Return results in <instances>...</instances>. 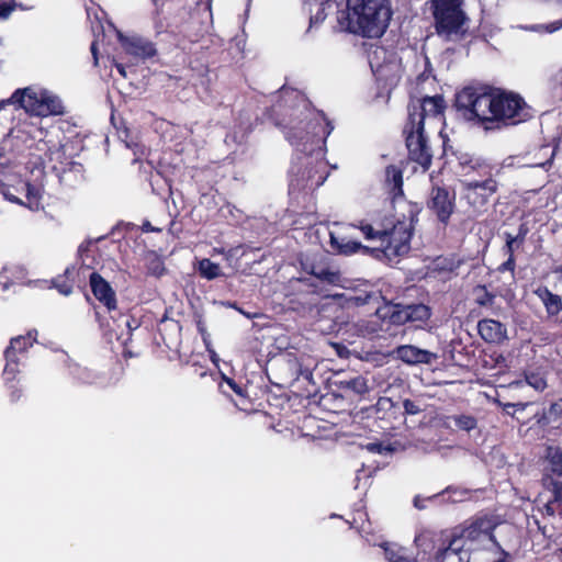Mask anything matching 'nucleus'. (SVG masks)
<instances>
[{"instance_id": "20", "label": "nucleus", "mask_w": 562, "mask_h": 562, "mask_svg": "<svg viewBox=\"0 0 562 562\" xmlns=\"http://www.w3.org/2000/svg\"><path fill=\"white\" fill-rule=\"evenodd\" d=\"M535 294L541 300L549 315L555 316L562 311L561 296L552 293L548 288L539 286L535 290Z\"/></svg>"}, {"instance_id": "12", "label": "nucleus", "mask_w": 562, "mask_h": 562, "mask_svg": "<svg viewBox=\"0 0 562 562\" xmlns=\"http://www.w3.org/2000/svg\"><path fill=\"white\" fill-rule=\"evenodd\" d=\"M91 30L94 35V40L90 45V52L93 58L94 67H115L117 70H125L123 63L117 61L114 57L110 55L103 56L99 50V42L104 38V29L102 21L95 15V22L91 23Z\"/></svg>"}, {"instance_id": "14", "label": "nucleus", "mask_w": 562, "mask_h": 562, "mask_svg": "<svg viewBox=\"0 0 562 562\" xmlns=\"http://www.w3.org/2000/svg\"><path fill=\"white\" fill-rule=\"evenodd\" d=\"M429 207L441 222H447L453 212V198L445 189L432 190Z\"/></svg>"}, {"instance_id": "11", "label": "nucleus", "mask_w": 562, "mask_h": 562, "mask_svg": "<svg viewBox=\"0 0 562 562\" xmlns=\"http://www.w3.org/2000/svg\"><path fill=\"white\" fill-rule=\"evenodd\" d=\"M423 131L422 120L415 123V116L412 115L405 127L407 149L409 157L426 170L431 162V155Z\"/></svg>"}, {"instance_id": "9", "label": "nucleus", "mask_w": 562, "mask_h": 562, "mask_svg": "<svg viewBox=\"0 0 562 562\" xmlns=\"http://www.w3.org/2000/svg\"><path fill=\"white\" fill-rule=\"evenodd\" d=\"M117 40L122 59H125L128 66H138L147 61L154 64L159 60L157 44L147 37L139 34L125 35L117 31Z\"/></svg>"}, {"instance_id": "10", "label": "nucleus", "mask_w": 562, "mask_h": 562, "mask_svg": "<svg viewBox=\"0 0 562 562\" xmlns=\"http://www.w3.org/2000/svg\"><path fill=\"white\" fill-rule=\"evenodd\" d=\"M496 125H512L527 116V104L516 92L496 88Z\"/></svg>"}, {"instance_id": "47", "label": "nucleus", "mask_w": 562, "mask_h": 562, "mask_svg": "<svg viewBox=\"0 0 562 562\" xmlns=\"http://www.w3.org/2000/svg\"><path fill=\"white\" fill-rule=\"evenodd\" d=\"M428 79H429V76H428V75L426 76V75H425V72H423V74L418 77V81H426V80H428Z\"/></svg>"}, {"instance_id": "40", "label": "nucleus", "mask_w": 562, "mask_h": 562, "mask_svg": "<svg viewBox=\"0 0 562 562\" xmlns=\"http://www.w3.org/2000/svg\"><path fill=\"white\" fill-rule=\"evenodd\" d=\"M552 493L555 502L562 503V482L552 483Z\"/></svg>"}, {"instance_id": "7", "label": "nucleus", "mask_w": 562, "mask_h": 562, "mask_svg": "<svg viewBox=\"0 0 562 562\" xmlns=\"http://www.w3.org/2000/svg\"><path fill=\"white\" fill-rule=\"evenodd\" d=\"M9 101L37 116L60 115L65 112L64 104L56 94L36 86L16 90Z\"/></svg>"}, {"instance_id": "2", "label": "nucleus", "mask_w": 562, "mask_h": 562, "mask_svg": "<svg viewBox=\"0 0 562 562\" xmlns=\"http://www.w3.org/2000/svg\"><path fill=\"white\" fill-rule=\"evenodd\" d=\"M414 228V216L411 214L403 220L375 218L372 223H361L358 229L364 238L374 246H362L352 238L350 231L355 226L348 225L338 227L330 232L331 247L341 255H351L361 249L371 250L374 257L386 258L392 261L395 257L403 256L409 251V241Z\"/></svg>"}, {"instance_id": "36", "label": "nucleus", "mask_w": 562, "mask_h": 562, "mask_svg": "<svg viewBox=\"0 0 562 562\" xmlns=\"http://www.w3.org/2000/svg\"><path fill=\"white\" fill-rule=\"evenodd\" d=\"M561 27H562V21H554V22H551L546 25L544 24L535 25L531 29L533 31H544L547 33H553V32H557L558 30H560Z\"/></svg>"}, {"instance_id": "5", "label": "nucleus", "mask_w": 562, "mask_h": 562, "mask_svg": "<svg viewBox=\"0 0 562 562\" xmlns=\"http://www.w3.org/2000/svg\"><path fill=\"white\" fill-rule=\"evenodd\" d=\"M45 170L42 165H35L30 169L24 179L18 177L8 178L3 184L4 198L13 203L23 205L31 211L43 209Z\"/></svg>"}, {"instance_id": "45", "label": "nucleus", "mask_w": 562, "mask_h": 562, "mask_svg": "<svg viewBox=\"0 0 562 562\" xmlns=\"http://www.w3.org/2000/svg\"><path fill=\"white\" fill-rule=\"evenodd\" d=\"M119 74H120V79H116V83L119 85L120 88H123V81L127 79V72L122 71Z\"/></svg>"}, {"instance_id": "38", "label": "nucleus", "mask_w": 562, "mask_h": 562, "mask_svg": "<svg viewBox=\"0 0 562 562\" xmlns=\"http://www.w3.org/2000/svg\"><path fill=\"white\" fill-rule=\"evenodd\" d=\"M11 270L5 268L0 272V291H5L9 288Z\"/></svg>"}, {"instance_id": "34", "label": "nucleus", "mask_w": 562, "mask_h": 562, "mask_svg": "<svg viewBox=\"0 0 562 562\" xmlns=\"http://www.w3.org/2000/svg\"><path fill=\"white\" fill-rule=\"evenodd\" d=\"M334 297H344L349 305H362L370 299L369 295H353V294H335Z\"/></svg>"}, {"instance_id": "1", "label": "nucleus", "mask_w": 562, "mask_h": 562, "mask_svg": "<svg viewBox=\"0 0 562 562\" xmlns=\"http://www.w3.org/2000/svg\"><path fill=\"white\" fill-rule=\"evenodd\" d=\"M282 98L283 103L276 110L277 124L283 128L289 143L303 155L292 167L291 186L297 189L318 188L328 176L324 160L325 143L334 127L302 92L283 89Z\"/></svg>"}, {"instance_id": "4", "label": "nucleus", "mask_w": 562, "mask_h": 562, "mask_svg": "<svg viewBox=\"0 0 562 562\" xmlns=\"http://www.w3.org/2000/svg\"><path fill=\"white\" fill-rule=\"evenodd\" d=\"M456 106L464 120L488 130L496 125V87H464L456 95Z\"/></svg>"}, {"instance_id": "42", "label": "nucleus", "mask_w": 562, "mask_h": 562, "mask_svg": "<svg viewBox=\"0 0 562 562\" xmlns=\"http://www.w3.org/2000/svg\"><path fill=\"white\" fill-rule=\"evenodd\" d=\"M304 4H308V5H313V4H316V5H334V3L336 2V0H303Z\"/></svg>"}, {"instance_id": "46", "label": "nucleus", "mask_w": 562, "mask_h": 562, "mask_svg": "<svg viewBox=\"0 0 562 562\" xmlns=\"http://www.w3.org/2000/svg\"><path fill=\"white\" fill-rule=\"evenodd\" d=\"M210 352H211V359H212L213 363L217 364V363H218V360H220V359H218V356H217V355H216V352H215V351H213V350H211Z\"/></svg>"}, {"instance_id": "41", "label": "nucleus", "mask_w": 562, "mask_h": 562, "mask_svg": "<svg viewBox=\"0 0 562 562\" xmlns=\"http://www.w3.org/2000/svg\"><path fill=\"white\" fill-rule=\"evenodd\" d=\"M330 346L334 348L336 353L341 358H347L349 355V350L341 344L333 342Z\"/></svg>"}, {"instance_id": "8", "label": "nucleus", "mask_w": 562, "mask_h": 562, "mask_svg": "<svg viewBox=\"0 0 562 562\" xmlns=\"http://www.w3.org/2000/svg\"><path fill=\"white\" fill-rule=\"evenodd\" d=\"M496 525L497 522L492 518H480L453 537L456 540L462 542V548L468 550L472 562H476L479 551L495 550L497 548V543L492 533Z\"/></svg>"}, {"instance_id": "29", "label": "nucleus", "mask_w": 562, "mask_h": 562, "mask_svg": "<svg viewBox=\"0 0 562 562\" xmlns=\"http://www.w3.org/2000/svg\"><path fill=\"white\" fill-rule=\"evenodd\" d=\"M308 273L316 276L317 278L325 280L329 283H337L340 279L339 274L336 272H330L324 269L316 270L314 267L311 269L304 268Z\"/></svg>"}, {"instance_id": "15", "label": "nucleus", "mask_w": 562, "mask_h": 562, "mask_svg": "<svg viewBox=\"0 0 562 562\" xmlns=\"http://www.w3.org/2000/svg\"><path fill=\"white\" fill-rule=\"evenodd\" d=\"M90 286L97 300L103 303L108 310H115V293L111 285L100 274L95 272L91 273Z\"/></svg>"}, {"instance_id": "44", "label": "nucleus", "mask_w": 562, "mask_h": 562, "mask_svg": "<svg viewBox=\"0 0 562 562\" xmlns=\"http://www.w3.org/2000/svg\"><path fill=\"white\" fill-rule=\"evenodd\" d=\"M224 380L237 394H241L240 387H238L237 384L232 379L224 378Z\"/></svg>"}, {"instance_id": "33", "label": "nucleus", "mask_w": 562, "mask_h": 562, "mask_svg": "<svg viewBox=\"0 0 562 562\" xmlns=\"http://www.w3.org/2000/svg\"><path fill=\"white\" fill-rule=\"evenodd\" d=\"M318 7L319 8L316 11V13L312 14L310 16V29H312V27L323 23L324 20L326 19V16H327L326 10L333 8V5H327V4L326 5H318Z\"/></svg>"}, {"instance_id": "6", "label": "nucleus", "mask_w": 562, "mask_h": 562, "mask_svg": "<svg viewBox=\"0 0 562 562\" xmlns=\"http://www.w3.org/2000/svg\"><path fill=\"white\" fill-rule=\"evenodd\" d=\"M434 27L439 36L450 38L464 33L469 18L463 10L464 0H429Z\"/></svg>"}, {"instance_id": "50", "label": "nucleus", "mask_w": 562, "mask_h": 562, "mask_svg": "<svg viewBox=\"0 0 562 562\" xmlns=\"http://www.w3.org/2000/svg\"><path fill=\"white\" fill-rule=\"evenodd\" d=\"M559 274V280L562 281V267L555 271Z\"/></svg>"}, {"instance_id": "18", "label": "nucleus", "mask_w": 562, "mask_h": 562, "mask_svg": "<svg viewBox=\"0 0 562 562\" xmlns=\"http://www.w3.org/2000/svg\"><path fill=\"white\" fill-rule=\"evenodd\" d=\"M376 318L387 321L394 325L405 324L409 319L407 306L386 303L376 310Z\"/></svg>"}, {"instance_id": "25", "label": "nucleus", "mask_w": 562, "mask_h": 562, "mask_svg": "<svg viewBox=\"0 0 562 562\" xmlns=\"http://www.w3.org/2000/svg\"><path fill=\"white\" fill-rule=\"evenodd\" d=\"M199 272L202 277L212 280L221 276V268L209 259H202L199 261Z\"/></svg>"}, {"instance_id": "54", "label": "nucleus", "mask_w": 562, "mask_h": 562, "mask_svg": "<svg viewBox=\"0 0 562 562\" xmlns=\"http://www.w3.org/2000/svg\"><path fill=\"white\" fill-rule=\"evenodd\" d=\"M552 157H553V151L550 154V159L548 160V162L551 161Z\"/></svg>"}, {"instance_id": "3", "label": "nucleus", "mask_w": 562, "mask_h": 562, "mask_svg": "<svg viewBox=\"0 0 562 562\" xmlns=\"http://www.w3.org/2000/svg\"><path fill=\"white\" fill-rule=\"evenodd\" d=\"M392 10L387 0H347L346 10L336 16L335 32L359 34L363 37H380L386 31Z\"/></svg>"}, {"instance_id": "49", "label": "nucleus", "mask_w": 562, "mask_h": 562, "mask_svg": "<svg viewBox=\"0 0 562 562\" xmlns=\"http://www.w3.org/2000/svg\"><path fill=\"white\" fill-rule=\"evenodd\" d=\"M546 510H547V513H548V514H550V515H552V514H553V510H552V508H551L550 504H547V505H546Z\"/></svg>"}, {"instance_id": "52", "label": "nucleus", "mask_w": 562, "mask_h": 562, "mask_svg": "<svg viewBox=\"0 0 562 562\" xmlns=\"http://www.w3.org/2000/svg\"><path fill=\"white\" fill-rule=\"evenodd\" d=\"M239 312H240L243 315H245L246 317H248V318L254 317L252 315H250V314H248V313H246V312H244V311H241V310H239Z\"/></svg>"}, {"instance_id": "21", "label": "nucleus", "mask_w": 562, "mask_h": 562, "mask_svg": "<svg viewBox=\"0 0 562 562\" xmlns=\"http://www.w3.org/2000/svg\"><path fill=\"white\" fill-rule=\"evenodd\" d=\"M407 316L411 323H425L430 317V310L424 304L407 305Z\"/></svg>"}, {"instance_id": "26", "label": "nucleus", "mask_w": 562, "mask_h": 562, "mask_svg": "<svg viewBox=\"0 0 562 562\" xmlns=\"http://www.w3.org/2000/svg\"><path fill=\"white\" fill-rule=\"evenodd\" d=\"M465 187L470 190H481L483 195H490L496 190V184L493 180L487 179L484 181H465Z\"/></svg>"}, {"instance_id": "22", "label": "nucleus", "mask_w": 562, "mask_h": 562, "mask_svg": "<svg viewBox=\"0 0 562 562\" xmlns=\"http://www.w3.org/2000/svg\"><path fill=\"white\" fill-rule=\"evenodd\" d=\"M350 329H353L357 336L368 337L378 333L381 329V326L379 325L378 321L371 319L361 321L359 323L352 324L350 326Z\"/></svg>"}, {"instance_id": "17", "label": "nucleus", "mask_w": 562, "mask_h": 562, "mask_svg": "<svg viewBox=\"0 0 562 562\" xmlns=\"http://www.w3.org/2000/svg\"><path fill=\"white\" fill-rule=\"evenodd\" d=\"M477 329L481 337L492 344H502L507 339V329L498 321L482 319L477 324Z\"/></svg>"}, {"instance_id": "30", "label": "nucleus", "mask_w": 562, "mask_h": 562, "mask_svg": "<svg viewBox=\"0 0 562 562\" xmlns=\"http://www.w3.org/2000/svg\"><path fill=\"white\" fill-rule=\"evenodd\" d=\"M347 387L357 394H364L369 391L367 380L362 376H356L347 382Z\"/></svg>"}, {"instance_id": "19", "label": "nucleus", "mask_w": 562, "mask_h": 562, "mask_svg": "<svg viewBox=\"0 0 562 562\" xmlns=\"http://www.w3.org/2000/svg\"><path fill=\"white\" fill-rule=\"evenodd\" d=\"M439 562H472L468 550L462 548V542L453 537L449 546L438 557Z\"/></svg>"}, {"instance_id": "48", "label": "nucleus", "mask_w": 562, "mask_h": 562, "mask_svg": "<svg viewBox=\"0 0 562 562\" xmlns=\"http://www.w3.org/2000/svg\"><path fill=\"white\" fill-rule=\"evenodd\" d=\"M520 385H522L521 381H516L509 384L510 387H519Z\"/></svg>"}, {"instance_id": "23", "label": "nucleus", "mask_w": 562, "mask_h": 562, "mask_svg": "<svg viewBox=\"0 0 562 562\" xmlns=\"http://www.w3.org/2000/svg\"><path fill=\"white\" fill-rule=\"evenodd\" d=\"M35 336H33L32 333H29L25 336H19L11 340L10 346L7 348L5 352H10L11 355L16 356L18 352H22L25 350L29 346H32L35 341Z\"/></svg>"}, {"instance_id": "51", "label": "nucleus", "mask_w": 562, "mask_h": 562, "mask_svg": "<svg viewBox=\"0 0 562 562\" xmlns=\"http://www.w3.org/2000/svg\"><path fill=\"white\" fill-rule=\"evenodd\" d=\"M60 292L65 295L69 294L70 293V289H63L60 290Z\"/></svg>"}, {"instance_id": "27", "label": "nucleus", "mask_w": 562, "mask_h": 562, "mask_svg": "<svg viewBox=\"0 0 562 562\" xmlns=\"http://www.w3.org/2000/svg\"><path fill=\"white\" fill-rule=\"evenodd\" d=\"M526 383L537 391H543L547 386V381L540 372H529L526 374Z\"/></svg>"}, {"instance_id": "28", "label": "nucleus", "mask_w": 562, "mask_h": 562, "mask_svg": "<svg viewBox=\"0 0 562 562\" xmlns=\"http://www.w3.org/2000/svg\"><path fill=\"white\" fill-rule=\"evenodd\" d=\"M5 359H7V363H5L4 372H3L4 378H5V380H13L18 372L16 356L11 355V351L5 352Z\"/></svg>"}, {"instance_id": "39", "label": "nucleus", "mask_w": 562, "mask_h": 562, "mask_svg": "<svg viewBox=\"0 0 562 562\" xmlns=\"http://www.w3.org/2000/svg\"><path fill=\"white\" fill-rule=\"evenodd\" d=\"M404 409L406 414L416 415L419 413V407L412 401L405 400L403 403Z\"/></svg>"}, {"instance_id": "13", "label": "nucleus", "mask_w": 562, "mask_h": 562, "mask_svg": "<svg viewBox=\"0 0 562 562\" xmlns=\"http://www.w3.org/2000/svg\"><path fill=\"white\" fill-rule=\"evenodd\" d=\"M445 108H446V105H445V101H443L442 97H440V95L426 97L422 101L420 112L411 113L409 117L412 115H414L415 123H417V121L422 120L423 127H424V123L426 120L438 121V123H441Z\"/></svg>"}, {"instance_id": "37", "label": "nucleus", "mask_w": 562, "mask_h": 562, "mask_svg": "<svg viewBox=\"0 0 562 562\" xmlns=\"http://www.w3.org/2000/svg\"><path fill=\"white\" fill-rule=\"evenodd\" d=\"M366 449L370 452L384 454L391 451L389 446H384L380 442H370L366 446Z\"/></svg>"}, {"instance_id": "31", "label": "nucleus", "mask_w": 562, "mask_h": 562, "mask_svg": "<svg viewBox=\"0 0 562 562\" xmlns=\"http://www.w3.org/2000/svg\"><path fill=\"white\" fill-rule=\"evenodd\" d=\"M386 179L389 183L393 186L394 190L401 191L402 189V173L395 167H389L386 169Z\"/></svg>"}, {"instance_id": "43", "label": "nucleus", "mask_w": 562, "mask_h": 562, "mask_svg": "<svg viewBox=\"0 0 562 562\" xmlns=\"http://www.w3.org/2000/svg\"><path fill=\"white\" fill-rule=\"evenodd\" d=\"M122 323H123V324L125 325V327L128 329V333H127L128 335L131 334V331H132L133 329H135V328H137V327H138V323H137L135 319L130 318V317H125V318L123 319V322H122Z\"/></svg>"}, {"instance_id": "53", "label": "nucleus", "mask_w": 562, "mask_h": 562, "mask_svg": "<svg viewBox=\"0 0 562 562\" xmlns=\"http://www.w3.org/2000/svg\"><path fill=\"white\" fill-rule=\"evenodd\" d=\"M87 15H88V18L90 19V15H91V9H89V8L87 9Z\"/></svg>"}, {"instance_id": "32", "label": "nucleus", "mask_w": 562, "mask_h": 562, "mask_svg": "<svg viewBox=\"0 0 562 562\" xmlns=\"http://www.w3.org/2000/svg\"><path fill=\"white\" fill-rule=\"evenodd\" d=\"M454 423L460 429L467 430V431H470L476 427L475 418L472 416H468V415L456 416Z\"/></svg>"}, {"instance_id": "24", "label": "nucleus", "mask_w": 562, "mask_h": 562, "mask_svg": "<svg viewBox=\"0 0 562 562\" xmlns=\"http://www.w3.org/2000/svg\"><path fill=\"white\" fill-rule=\"evenodd\" d=\"M546 457L550 471L562 475V450L557 447H549Z\"/></svg>"}, {"instance_id": "35", "label": "nucleus", "mask_w": 562, "mask_h": 562, "mask_svg": "<svg viewBox=\"0 0 562 562\" xmlns=\"http://www.w3.org/2000/svg\"><path fill=\"white\" fill-rule=\"evenodd\" d=\"M15 8V0H0V19H7Z\"/></svg>"}, {"instance_id": "16", "label": "nucleus", "mask_w": 562, "mask_h": 562, "mask_svg": "<svg viewBox=\"0 0 562 562\" xmlns=\"http://www.w3.org/2000/svg\"><path fill=\"white\" fill-rule=\"evenodd\" d=\"M398 359L407 364L431 363L437 357L435 353L417 348L412 345H404L395 350Z\"/></svg>"}]
</instances>
